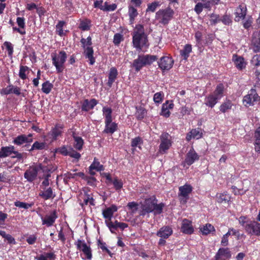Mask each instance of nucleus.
Listing matches in <instances>:
<instances>
[{"label": "nucleus", "mask_w": 260, "mask_h": 260, "mask_svg": "<svg viewBox=\"0 0 260 260\" xmlns=\"http://www.w3.org/2000/svg\"><path fill=\"white\" fill-rule=\"evenodd\" d=\"M157 200L154 197L146 199L144 202L140 203L139 215L149 217L150 213H153L155 215L161 214L165 204L162 203L157 204Z\"/></svg>", "instance_id": "1"}, {"label": "nucleus", "mask_w": 260, "mask_h": 260, "mask_svg": "<svg viewBox=\"0 0 260 260\" xmlns=\"http://www.w3.org/2000/svg\"><path fill=\"white\" fill-rule=\"evenodd\" d=\"M147 36L142 25H136L133 35V44L135 48L141 50L144 46H148Z\"/></svg>", "instance_id": "2"}, {"label": "nucleus", "mask_w": 260, "mask_h": 260, "mask_svg": "<svg viewBox=\"0 0 260 260\" xmlns=\"http://www.w3.org/2000/svg\"><path fill=\"white\" fill-rule=\"evenodd\" d=\"M224 86L219 84L217 86L215 91L207 96L205 99V104L210 108H213L223 96Z\"/></svg>", "instance_id": "3"}, {"label": "nucleus", "mask_w": 260, "mask_h": 260, "mask_svg": "<svg viewBox=\"0 0 260 260\" xmlns=\"http://www.w3.org/2000/svg\"><path fill=\"white\" fill-rule=\"evenodd\" d=\"M156 59L155 55H139L138 58L133 61V67L137 72H139L143 67L150 64Z\"/></svg>", "instance_id": "4"}, {"label": "nucleus", "mask_w": 260, "mask_h": 260, "mask_svg": "<svg viewBox=\"0 0 260 260\" xmlns=\"http://www.w3.org/2000/svg\"><path fill=\"white\" fill-rule=\"evenodd\" d=\"M174 13V11L170 7L160 9L156 13L155 18L159 23L166 25L173 18Z\"/></svg>", "instance_id": "5"}, {"label": "nucleus", "mask_w": 260, "mask_h": 260, "mask_svg": "<svg viewBox=\"0 0 260 260\" xmlns=\"http://www.w3.org/2000/svg\"><path fill=\"white\" fill-rule=\"evenodd\" d=\"M51 56L52 64L55 67L56 71L58 73L62 72L64 68V63L67 58L66 52L60 51L58 54H52Z\"/></svg>", "instance_id": "6"}, {"label": "nucleus", "mask_w": 260, "mask_h": 260, "mask_svg": "<svg viewBox=\"0 0 260 260\" xmlns=\"http://www.w3.org/2000/svg\"><path fill=\"white\" fill-rule=\"evenodd\" d=\"M47 170V168H46V167L40 165L32 166L29 167V168L25 171L24 174V177L28 182H32L36 179L37 174L40 171L44 172Z\"/></svg>", "instance_id": "7"}, {"label": "nucleus", "mask_w": 260, "mask_h": 260, "mask_svg": "<svg viewBox=\"0 0 260 260\" xmlns=\"http://www.w3.org/2000/svg\"><path fill=\"white\" fill-rule=\"evenodd\" d=\"M160 144L159 146V152L161 154L167 153L172 145L171 136L167 133H163L160 137Z\"/></svg>", "instance_id": "8"}, {"label": "nucleus", "mask_w": 260, "mask_h": 260, "mask_svg": "<svg viewBox=\"0 0 260 260\" xmlns=\"http://www.w3.org/2000/svg\"><path fill=\"white\" fill-rule=\"evenodd\" d=\"M192 191V187L188 184H185L179 187L178 197L181 204H185L187 203Z\"/></svg>", "instance_id": "9"}, {"label": "nucleus", "mask_w": 260, "mask_h": 260, "mask_svg": "<svg viewBox=\"0 0 260 260\" xmlns=\"http://www.w3.org/2000/svg\"><path fill=\"white\" fill-rule=\"evenodd\" d=\"M260 97L258 95L255 89H251L247 94L245 95L243 99V103L246 107H249L254 105L255 102L259 101Z\"/></svg>", "instance_id": "10"}, {"label": "nucleus", "mask_w": 260, "mask_h": 260, "mask_svg": "<svg viewBox=\"0 0 260 260\" xmlns=\"http://www.w3.org/2000/svg\"><path fill=\"white\" fill-rule=\"evenodd\" d=\"M12 155L13 158H17L21 159L22 158V154L15 150V147L13 146L2 147L0 150V157H6Z\"/></svg>", "instance_id": "11"}, {"label": "nucleus", "mask_w": 260, "mask_h": 260, "mask_svg": "<svg viewBox=\"0 0 260 260\" xmlns=\"http://www.w3.org/2000/svg\"><path fill=\"white\" fill-rule=\"evenodd\" d=\"M245 230L249 234L260 236V223L255 221H249L245 226Z\"/></svg>", "instance_id": "12"}, {"label": "nucleus", "mask_w": 260, "mask_h": 260, "mask_svg": "<svg viewBox=\"0 0 260 260\" xmlns=\"http://www.w3.org/2000/svg\"><path fill=\"white\" fill-rule=\"evenodd\" d=\"M63 126L61 124H57L47 134L46 140L50 139V141L52 142L57 139V137L62 134V130Z\"/></svg>", "instance_id": "13"}, {"label": "nucleus", "mask_w": 260, "mask_h": 260, "mask_svg": "<svg viewBox=\"0 0 260 260\" xmlns=\"http://www.w3.org/2000/svg\"><path fill=\"white\" fill-rule=\"evenodd\" d=\"M105 222L110 232L113 234H116V231L118 229H120L121 230H123L128 227V224L127 223L118 222L117 220H116L114 222L106 220Z\"/></svg>", "instance_id": "14"}, {"label": "nucleus", "mask_w": 260, "mask_h": 260, "mask_svg": "<svg viewBox=\"0 0 260 260\" xmlns=\"http://www.w3.org/2000/svg\"><path fill=\"white\" fill-rule=\"evenodd\" d=\"M158 63L162 70H169L173 67L174 60L169 56H163L161 57Z\"/></svg>", "instance_id": "15"}, {"label": "nucleus", "mask_w": 260, "mask_h": 260, "mask_svg": "<svg viewBox=\"0 0 260 260\" xmlns=\"http://www.w3.org/2000/svg\"><path fill=\"white\" fill-rule=\"evenodd\" d=\"M77 248L81 250L86 256V258L90 259L92 257L91 251L90 247L84 241L78 240L76 243Z\"/></svg>", "instance_id": "16"}, {"label": "nucleus", "mask_w": 260, "mask_h": 260, "mask_svg": "<svg viewBox=\"0 0 260 260\" xmlns=\"http://www.w3.org/2000/svg\"><path fill=\"white\" fill-rule=\"evenodd\" d=\"M251 48L254 52L260 51V31H255L252 35Z\"/></svg>", "instance_id": "17"}, {"label": "nucleus", "mask_w": 260, "mask_h": 260, "mask_svg": "<svg viewBox=\"0 0 260 260\" xmlns=\"http://www.w3.org/2000/svg\"><path fill=\"white\" fill-rule=\"evenodd\" d=\"M247 13V8L244 4L240 5L235 10V20L239 22L244 19Z\"/></svg>", "instance_id": "18"}, {"label": "nucleus", "mask_w": 260, "mask_h": 260, "mask_svg": "<svg viewBox=\"0 0 260 260\" xmlns=\"http://www.w3.org/2000/svg\"><path fill=\"white\" fill-rule=\"evenodd\" d=\"M199 158V156L198 154L193 148H191L186 154L184 163L188 166H190L196 160H198Z\"/></svg>", "instance_id": "19"}, {"label": "nucleus", "mask_w": 260, "mask_h": 260, "mask_svg": "<svg viewBox=\"0 0 260 260\" xmlns=\"http://www.w3.org/2000/svg\"><path fill=\"white\" fill-rule=\"evenodd\" d=\"M57 218L56 212L54 211L49 215H46L44 217H41L42 224H45L48 227L51 226L53 224Z\"/></svg>", "instance_id": "20"}, {"label": "nucleus", "mask_w": 260, "mask_h": 260, "mask_svg": "<svg viewBox=\"0 0 260 260\" xmlns=\"http://www.w3.org/2000/svg\"><path fill=\"white\" fill-rule=\"evenodd\" d=\"M174 104L172 101H167L162 105L160 115L165 117H169L170 115V110L174 107Z\"/></svg>", "instance_id": "21"}, {"label": "nucleus", "mask_w": 260, "mask_h": 260, "mask_svg": "<svg viewBox=\"0 0 260 260\" xmlns=\"http://www.w3.org/2000/svg\"><path fill=\"white\" fill-rule=\"evenodd\" d=\"M32 141V139L31 134H29L28 135H21L14 139L13 143L17 145H20L24 143H30Z\"/></svg>", "instance_id": "22"}, {"label": "nucleus", "mask_w": 260, "mask_h": 260, "mask_svg": "<svg viewBox=\"0 0 260 260\" xmlns=\"http://www.w3.org/2000/svg\"><path fill=\"white\" fill-rule=\"evenodd\" d=\"M105 128L103 132L108 134H113L118 129V124L112 120L105 121Z\"/></svg>", "instance_id": "23"}, {"label": "nucleus", "mask_w": 260, "mask_h": 260, "mask_svg": "<svg viewBox=\"0 0 260 260\" xmlns=\"http://www.w3.org/2000/svg\"><path fill=\"white\" fill-rule=\"evenodd\" d=\"M1 93L5 95L14 93L17 95H19L21 93L20 89L17 86H14L11 84L3 88L1 91Z\"/></svg>", "instance_id": "24"}, {"label": "nucleus", "mask_w": 260, "mask_h": 260, "mask_svg": "<svg viewBox=\"0 0 260 260\" xmlns=\"http://www.w3.org/2000/svg\"><path fill=\"white\" fill-rule=\"evenodd\" d=\"M231 256L232 254L229 248H220L216 253L215 258V259H221L222 258L230 259Z\"/></svg>", "instance_id": "25"}, {"label": "nucleus", "mask_w": 260, "mask_h": 260, "mask_svg": "<svg viewBox=\"0 0 260 260\" xmlns=\"http://www.w3.org/2000/svg\"><path fill=\"white\" fill-rule=\"evenodd\" d=\"M98 102L95 99H92L90 100H85L82 104V110L84 111H88L92 109L97 104Z\"/></svg>", "instance_id": "26"}, {"label": "nucleus", "mask_w": 260, "mask_h": 260, "mask_svg": "<svg viewBox=\"0 0 260 260\" xmlns=\"http://www.w3.org/2000/svg\"><path fill=\"white\" fill-rule=\"evenodd\" d=\"M232 60L236 68L239 70H242L246 67V62L242 56L234 54Z\"/></svg>", "instance_id": "27"}, {"label": "nucleus", "mask_w": 260, "mask_h": 260, "mask_svg": "<svg viewBox=\"0 0 260 260\" xmlns=\"http://www.w3.org/2000/svg\"><path fill=\"white\" fill-rule=\"evenodd\" d=\"M172 233V229L168 226H166L161 228L157 232L156 235L161 238L167 239Z\"/></svg>", "instance_id": "28"}, {"label": "nucleus", "mask_w": 260, "mask_h": 260, "mask_svg": "<svg viewBox=\"0 0 260 260\" xmlns=\"http://www.w3.org/2000/svg\"><path fill=\"white\" fill-rule=\"evenodd\" d=\"M203 135L202 130L201 128H197L192 129L186 135V140L189 141L191 139H199L202 138Z\"/></svg>", "instance_id": "29"}, {"label": "nucleus", "mask_w": 260, "mask_h": 260, "mask_svg": "<svg viewBox=\"0 0 260 260\" xmlns=\"http://www.w3.org/2000/svg\"><path fill=\"white\" fill-rule=\"evenodd\" d=\"M181 231L186 234H191L193 232V229L191 221L184 219L182 220L181 225Z\"/></svg>", "instance_id": "30"}, {"label": "nucleus", "mask_w": 260, "mask_h": 260, "mask_svg": "<svg viewBox=\"0 0 260 260\" xmlns=\"http://www.w3.org/2000/svg\"><path fill=\"white\" fill-rule=\"evenodd\" d=\"M117 207L115 205H112L110 207H108L103 211V215L105 218L108 219V221H111V219L113 215L114 212L117 211Z\"/></svg>", "instance_id": "31"}, {"label": "nucleus", "mask_w": 260, "mask_h": 260, "mask_svg": "<svg viewBox=\"0 0 260 260\" xmlns=\"http://www.w3.org/2000/svg\"><path fill=\"white\" fill-rule=\"evenodd\" d=\"M84 49V54L86 58L89 61V64L92 65L95 62V58L93 57V50L92 47L83 48Z\"/></svg>", "instance_id": "32"}, {"label": "nucleus", "mask_w": 260, "mask_h": 260, "mask_svg": "<svg viewBox=\"0 0 260 260\" xmlns=\"http://www.w3.org/2000/svg\"><path fill=\"white\" fill-rule=\"evenodd\" d=\"M72 136L74 138V147L77 150H80L82 148L83 140L82 138L77 135L74 131H72Z\"/></svg>", "instance_id": "33"}, {"label": "nucleus", "mask_w": 260, "mask_h": 260, "mask_svg": "<svg viewBox=\"0 0 260 260\" xmlns=\"http://www.w3.org/2000/svg\"><path fill=\"white\" fill-rule=\"evenodd\" d=\"M117 75L118 72L117 69L114 67L111 68L109 71L108 81L107 83L108 85L110 87L112 86L113 83L115 81V79H116Z\"/></svg>", "instance_id": "34"}, {"label": "nucleus", "mask_w": 260, "mask_h": 260, "mask_svg": "<svg viewBox=\"0 0 260 260\" xmlns=\"http://www.w3.org/2000/svg\"><path fill=\"white\" fill-rule=\"evenodd\" d=\"M39 196L45 200L53 199L55 197V195L53 194L51 187H49L46 190L41 191L39 193Z\"/></svg>", "instance_id": "35"}, {"label": "nucleus", "mask_w": 260, "mask_h": 260, "mask_svg": "<svg viewBox=\"0 0 260 260\" xmlns=\"http://www.w3.org/2000/svg\"><path fill=\"white\" fill-rule=\"evenodd\" d=\"M103 115L105 118V121L113 120L112 119V110L110 107L104 106L102 109Z\"/></svg>", "instance_id": "36"}, {"label": "nucleus", "mask_w": 260, "mask_h": 260, "mask_svg": "<svg viewBox=\"0 0 260 260\" xmlns=\"http://www.w3.org/2000/svg\"><path fill=\"white\" fill-rule=\"evenodd\" d=\"M254 139L255 150L256 152H260V126L255 131Z\"/></svg>", "instance_id": "37"}, {"label": "nucleus", "mask_w": 260, "mask_h": 260, "mask_svg": "<svg viewBox=\"0 0 260 260\" xmlns=\"http://www.w3.org/2000/svg\"><path fill=\"white\" fill-rule=\"evenodd\" d=\"M137 10L133 5H129L128 7V15L129 17L130 23H133L135 18L138 16Z\"/></svg>", "instance_id": "38"}, {"label": "nucleus", "mask_w": 260, "mask_h": 260, "mask_svg": "<svg viewBox=\"0 0 260 260\" xmlns=\"http://www.w3.org/2000/svg\"><path fill=\"white\" fill-rule=\"evenodd\" d=\"M191 51V45L189 44H186L185 45L183 49L180 51V54L183 57L184 59L186 60L189 57V54Z\"/></svg>", "instance_id": "39"}, {"label": "nucleus", "mask_w": 260, "mask_h": 260, "mask_svg": "<svg viewBox=\"0 0 260 260\" xmlns=\"http://www.w3.org/2000/svg\"><path fill=\"white\" fill-rule=\"evenodd\" d=\"M56 258L55 254L53 252L44 253L38 256L37 260H54Z\"/></svg>", "instance_id": "40"}, {"label": "nucleus", "mask_w": 260, "mask_h": 260, "mask_svg": "<svg viewBox=\"0 0 260 260\" xmlns=\"http://www.w3.org/2000/svg\"><path fill=\"white\" fill-rule=\"evenodd\" d=\"M91 26V21L88 19L81 21L79 28L83 31H87L90 29Z\"/></svg>", "instance_id": "41"}, {"label": "nucleus", "mask_w": 260, "mask_h": 260, "mask_svg": "<svg viewBox=\"0 0 260 260\" xmlns=\"http://www.w3.org/2000/svg\"><path fill=\"white\" fill-rule=\"evenodd\" d=\"M146 110L142 107H136V117L138 120H141L144 118L146 114Z\"/></svg>", "instance_id": "42"}, {"label": "nucleus", "mask_w": 260, "mask_h": 260, "mask_svg": "<svg viewBox=\"0 0 260 260\" xmlns=\"http://www.w3.org/2000/svg\"><path fill=\"white\" fill-rule=\"evenodd\" d=\"M230 200V196L226 192L217 194V201L219 203L229 202Z\"/></svg>", "instance_id": "43"}, {"label": "nucleus", "mask_w": 260, "mask_h": 260, "mask_svg": "<svg viewBox=\"0 0 260 260\" xmlns=\"http://www.w3.org/2000/svg\"><path fill=\"white\" fill-rule=\"evenodd\" d=\"M0 235L7 240L9 244H15L16 243L15 239L11 235L7 234L5 231L0 230Z\"/></svg>", "instance_id": "44"}, {"label": "nucleus", "mask_w": 260, "mask_h": 260, "mask_svg": "<svg viewBox=\"0 0 260 260\" xmlns=\"http://www.w3.org/2000/svg\"><path fill=\"white\" fill-rule=\"evenodd\" d=\"M29 68L27 66H21L19 72V77L22 79L25 80L27 78L26 72H28Z\"/></svg>", "instance_id": "45"}, {"label": "nucleus", "mask_w": 260, "mask_h": 260, "mask_svg": "<svg viewBox=\"0 0 260 260\" xmlns=\"http://www.w3.org/2000/svg\"><path fill=\"white\" fill-rule=\"evenodd\" d=\"M52 88L53 85L47 81L43 83L42 90L44 93L48 94L50 92Z\"/></svg>", "instance_id": "46"}, {"label": "nucleus", "mask_w": 260, "mask_h": 260, "mask_svg": "<svg viewBox=\"0 0 260 260\" xmlns=\"http://www.w3.org/2000/svg\"><path fill=\"white\" fill-rule=\"evenodd\" d=\"M232 107V104L230 101H226L223 103L220 106V110L223 113H225L228 110L231 109Z\"/></svg>", "instance_id": "47"}, {"label": "nucleus", "mask_w": 260, "mask_h": 260, "mask_svg": "<svg viewBox=\"0 0 260 260\" xmlns=\"http://www.w3.org/2000/svg\"><path fill=\"white\" fill-rule=\"evenodd\" d=\"M65 24V22L63 21H59L57 24L56 25V31L58 35L62 36L65 35L63 30V27Z\"/></svg>", "instance_id": "48"}, {"label": "nucleus", "mask_w": 260, "mask_h": 260, "mask_svg": "<svg viewBox=\"0 0 260 260\" xmlns=\"http://www.w3.org/2000/svg\"><path fill=\"white\" fill-rule=\"evenodd\" d=\"M127 207L132 214H135L138 209V204L136 202H132L127 204Z\"/></svg>", "instance_id": "49"}, {"label": "nucleus", "mask_w": 260, "mask_h": 260, "mask_svg": "<svg viewBox=\"0 0 260 260\" xmlns=\"http://www.w3.org/2000/svg\"><path fill=\"white\" fill-rule=\"evenodd\" d=\"M203 234L207 235L211 232L214 231V228L211 224H206L201 229Z\"/></svg>", "instance_id": "50"}, {"label": "nucleus", "mask_w": 260, "mask_h": 260, "mask_svg": "<svg viewBox=\"0 0 260 260\" xmlns=\"http://www.w3.org/2000/svg\"><path fill=\"white\" fill-rule=\"evenodd\" d=\"M164 94L162 92H158L155 93L153 96V101L156 104H159L161 103L163 100Z\"/></svg>", "instance_id": "51"}, {"label": "nucleus", "mask_w": 260, "mask_h": 260, "mask_svg": "<svg viewBox=\"0 0 260 260\" xmlns=\"http://www.w3.org/2000/svg\"><path fill=\"white\" fill-rule=\"evenodd\" d=\"M160 6V3L159 2H154L152 3L148 4L146 11L147 12H154L156 8Z\"/></svg>", "instance_id": "52"}, {"label": "nucleus", "mask_w": 260, "mask_h": 260, "mask_svg": "<svg viewBox=\"0 0 260 260\" xmlns=\"http://www.w3.org/2000/svg\"><path fill=\"white\" fill-rule=\"evenodd\" d=\"M112 183L116 190H120L123 187V182L117 178H115Z\"/></svg>", "instance_id": "53"}, {"label": "nucleus", "mask_w": 260, "mask_h": 260, "mask_svg": "<svg viewBox=\"0 0 260 260\" xmlns=\"http://www.w3.org/2000/svg\"><path fill=\"white\" fill-rule=\"evenodd\" d=\"M14 205L17 207L27 209L32 206V204H28L17 201L14 202Z\"/></svg>", "instance_id": "54"}, {"label": "nucleus", "mask_w": 260, "mask_h": 260, "mask_svg": "<svg viewBox=\"0 0 260 260\" xmlns=\"http://www.w3.org/2000/svg\"><path fill=\"white\" fill-rule=\"evenodd\" d=\"M123 40V35L119 34L116 33L114 35L113 38V43L116 45L118 46L121 42Z\"/></svg>", "instance_id": "55"}, {"label": "nucleus", "mask_w": 260, "mask_h": 260, "mask_svg": "<svg viewBox=\"0 0 260 260\" xmlns=\"http://www.w3.org/2000/svg\"><path fill=\"white\" fill-rule=\"evenodd\" d=\"M45 143L36 141L33 144L30 150H42L45 147Z\"/></svg>", "instance_id": "56"}, {"label": "nucleus", "mask_w": 260, "mask_h": 260, "mask_svg": "<svg viewBox=\"0 0 260 260\" xmlns=\"http://www.w3.org/2000/svg\"><path fill=\"white\" fill-rule=\"evenodd\" d=\"M83 48L88 47L91 46L92 44L91 38L89 36L87 39L82 38L80 41Z\"/></svg>", "instance_id": "57"}, {"label": "nucleus", "mask_w": 260, "mask_h": 260, "mask_svg": "<svg viewBox=\"0 0 260 260\" xmlns=\"http://www.w3.org/2000/svg\"><path fill=\"white\" fill-rule=\"evenodd\" d=\"M98 246L100 248H101L102 251L103 252H107V253H108L111 256H112V253L110 251V250H109L107 246H106V244L105 243L102 242V241H101L100 240H99L98 241Z\"/></svg>", "instance_id": "58"}, {"label": "nucleus", "mask_w": 260, "mask_h": 260, "mask_svg": "<svg viewBox=\"0 0 260 260\" xmlns=\"http://www.w3.org/2000/svg\"><path fill=\"white\" fill-rule=\"evenodd\" d=\"M90 169H94L95 171H100L103 170V166L99 161L94 160L90 165Z\"/></svg>", "instance_id": "59"}, {"label": "nucleus", "mask_w": 260, "mask_h": 260, "mask_svg": "<svg viewBox=\"0 0 260 260\" xmlns=\"http://www.w3.org/2000/svg\"><path fill=\"white\" fill-rule=\"evenodd\" d=\"M56 152L61 154L63 155L67 156L69 155L70 149H68L66 146H62L56 149Z\"/></svg>", "instance_id": "60"}, {"label": "nucleus", "mask_w": 260, "mask_h": 260, "mask_svg": "<svg viewBox=\"0 0 260 260\" xmlns=\"http://www.w3.org/2000/svg\"><path fill=\"white\" fill-rule=\"evenodd\" d=\"M142 143V139L139 137H136L134 139H133L132 140L131 146L133 147H140V145Z\"/></svg>", "instance_id": "61"}, {"label": "nucleus", "mask_w": 260, "mask_h": 260, "mask_svg": "<svg viewBox=\"0 0 260 260\" xmlns=\"http://www.w3.org/2000/svg\"><path fill=\"white\" fill-rule=\"evenodd\" d=\"M4 45L8 51V54L9 56H12L13 53V47L10 42H6Z\"/></svg>", "instance_id": "62"}, {"label": "nucleus", "mask_w": 260, "mask_h": 260, "mask_svg": "<svg viewBox=\"0 0 260 260\" xmlns=\"http://www.w3.org/2000/svg\"><path fill=\"white\" fill-rule=\"evenodd\" d=\"M221 18L219 17V16L216 14H212L210 16V22L212 24H215L219 22H220Z\"/></svg>", "instance_id": "63"}, {"label": "nucleus", "mask_w": 260, "mask_h": 260, "mask_svg": "<svg viewBox=\"0 0 260 260\" xmlns=\"http://www.w3.org/2000/svg\"><path fill=\"white\" fill-rule=\"evenodd\" d=\"M251 63L254 66H260V54H256L253 56Z\"/></svg>", "instance_id": "64"}]
</instances>
